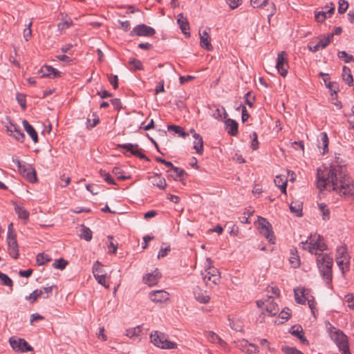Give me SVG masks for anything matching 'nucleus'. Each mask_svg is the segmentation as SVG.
Returning a JSON list of instances; mask_svg holds the SVG:
<instances>
[{
	"instance_id": "4c0bfd02",
	"label": "nucleus",
	"mask_w": 354,
	"mask_h": 354,
	"mask_svg": "<svg viewBox=\"0 0 354 354\" xmlns=\"http://www.w3.org/2000/svg\"><path fill=\"white\" fill-rule=\"evenodd\" d=\"M50 260L51 259L49 257V256L44 254V253H39L36 257V261L39 266H42Z\"/></svg>"
},
{
	"instance_id": "7ed1b4c3",
	"label": "nucleus",
	"mask_w": 354,
	"mask_h": 354,
	"mask_svg": "<svg viewBox=\"0 0 354 354\" xmlns=\"http://www.w3.org/2000/svg\"><path fill=\"white\" fill-rule=\"evenodd\" d=\"M205 270L202 272L203 279L206 285L212 282L214 285H217L221 282L220 272L217 268L212 266V261L210 258H207L205 263Z\"/></svg>"
},
{
	"instance_id": "69168bd1",
	"label": "nucleus",
	"mask_w": 354,
	"mask_h": 354,
	"mask_svg": "<svg viewBox=\"0 0 354 354\" xmlns=\"http://www.w3.org/2000/svg\"><path fill=\"white\" fill-rule=\"evenodd\" d=\"M32 25V22L28 24V28H25L24 30V37L26 41H28L32 35V30L30 29V26Z\"/></svg>"
},
{
	"instance_id": "de8ad7c7",
	"label": "nucleus",
	"mask_w": 354,
	"mask_h": 354,
	"mask_svg": "<svg viewBox=\"0 0 354 354\" xmlns=\"http://www.w3.org/2000/svg\"><path fill=\"white\" fill-rule=\"evenodd\" d=\"M140 332V327L129 328L126 331V335L129 338H133L134 337H138L139 335V333Z\"/></svg>"
},
{
	"instance_id": "cd10ccee",
	"label": "nucleus",
	"mask_w": 354,
	"mask_h": 354,
	"mask_svg": "<svg viewBox=\"0 0 354 354\" xmlns=\"http://www.w3.org/2000/svg\"><path fill=\"white\" fill-rule=\"evenodd\" d=\"M342 79L348 85H351L353 82V78L351 69L345 66H343L342 68Z\"/></svg>"
},
{
	"instance_id": "412c9836",
	"label": "nucleus",
	"mask_w": 354,
	"mask_h": 354,
	"mask_svg": "<svg viewBox=\"0 0 354 354\" xmlns=\"http://www.w3.org/2000/svg\"><path fill=\"white\" fill-rule=\"evenodd\" d=\"M224 122L227 132L232 136H236L238 133V123L234 120L230 118H226Z\"/></svg>"
},
{
	"instance_id": "5fc2aeb1",
	"label": "nucleus",
	"mask_w": 354,
	"mask_h": 354,
	"mask_svg": "<svg viewBox=\"0 0 354 354\" xmlns=\"http://www.w3.org/2000/svg\"><path fill=\"white\" fill-rule=\"evenodd\" d=\"M268 0H250V3L253 8H262L268 3Z\"/></svg>"
},
{
	"instance_id": "f03ea898",
	"label": "nucleus",
	"mask_w": 354,
	"mask_h": 354,
	"mask_svg": "<svg viewBox=\"0 0 354 354\" xmlns=\"http://www.w3.org/2000/svg\"><path fill=\"white\" fill-rule=\"evenodd\" d=\"M300 245L302 249L317 255V265L321 274L326 283H330L332 281L333 258L327 254L317 252L327 249V245L322 241V237L320 235L311 234L308 240L301 241Z\"/></svg>"
},
{
	"instance_id": "4be33fe9",
	"label": "nucleus",
	"mask_w": 354,
	"mask_h": 354,
	"mask_svg": "<svg viewBox=\"0 0 354 354\" xmlns=\"http://www.w3.org/2000/svg\"><path fill=\"white\" fill-rule=\"evenodd\" d=\"M200 44L202 48L208 51H212L213 50V46L210 43V37L207 30H205L202 33H200Z\"/></svg>"
},
{
	"instance_id": "6e6552de",
	"label": "nucleus",
	"mask_w": 354,
	"mask_h": 354,
	"mask_svg": "<svg viewBox=\"0 0 354 354\" xmlns=\"http://www.w3.org/2000/svg\"><path fill=\"white\" fill-rule=\"evenodd\" d=\"M257 305L259 308H264L269 316L276 315L279 310L278 305L272 299V296H268V298L264 301H257Z\"/></svg>"
},
{
	"instance_id": "c03bdc74",
	"label": "nucleus",
	"mask_w": 354,
	"mask_h": 354,
	"mask_svg": "<svg viewBox=\"0 0 354 354\" xmlns=\"http://www.w3.org/2000/svg\"><path fill=\"white\" fill-rule=\"evenodd\" d=\"M281 350L285 354H304L295 347H290L288 346H283Z\"/></svg>"
},
{
	"instance_id": "dca6fc26",
	"label": "nucleus",
	"mask_w": 354,
	"mask_h": 354,
	"mask_svg": "<svg viewBox=\"0 0 354 354\" xmlns=\"http://www.w3.org/2000/svg\"><path fill=\"white\" fill-rule=\"evenodd\" d=\"M333 37V34H329L326 37L320 39L315 46H308V49L313 53H315L320 49H324L330 43Z\"/></svg>"
},
{
	"instance_id": "a18cd8bd",
	"label": "nucleus",
	"mask_w": 354,
	"mask_h": 354,
	"mask_svg": "<svg viewBox=\"0 0 354 354\" xmlns=\"http://www.w3.org/2000/svg\"><path fill=\"white\" fill-rule=\"evenodd\" d=\"M73 24L72 20L70 18H67L58 24V28L60 30L68 28Z\"/></svg>"
},
{
	"instance_id": "ea45409f",
	"label": "nucleus",
	"mask_w": 354,
	"mask_h": 354,
	"mask_svg": "<svg viewBox=\"0 0 354 354\" xmlns=\"http://www.w3.org/2000/svg\"><path fill=\"white\" fill-rule=\"evenodd\" d=\"M68 264V261L64 259L63 258H60L53 263V267L59 270H64Z\"/></svg>"
},
{
	"instance_id": "3c124183",
	"label": "nucleus",
	"mask_w": 354,
	"mask_h": 354,
	"mask_svg": "<svg viewBox=\"0 0 354 354\" xmlns=\"http://www.w3.org/2000/svg\"><path fill=\"white\" fill-rule=\"evenodd\" d=\"M26 176L27 180L30 183H32L37 180V175H36V172L34 169H30L29 171H27V172L26 174Z\"/></svg>"
},
{
	"instance_id": "4468645a",
	"label": "nucleus",
	"mask_w": 354,
	"mask_h": 354,
	"mask_svg": "<svg viewBox=\"0 0 354 354\" xmlns=\"http://www.w3.org/2000/svg\"><path fill=\"white\" fill-rule=\"evenodd\" d=\"M6 130L9 135L15 137L17 140L21 142L24 141L25 135L16 124L10 122V126L6 127Z\"/></svg>"
},
{
	"instance_id": "0eeeda50",
	"label": "nucleus",
	"mask_w": 354,
	"mask_h": 354,
	"mask_svg": "<svg viewBox=\"0 0 354 354\" xmlns=\"http://www.w3.org/2000/svg\"><path fill=\"white\" fill-rule=\"evenodd\" d=\"M258 230L270 243H274V235L272 229V225L264 218L259 216L258 218Z\"/></svg>"
},
{
	"instance_id": "9b49d317",
	"label": "nucleus",
	"mask_w": 354,
	"mask_h": 354,
	"mask_svg": "<svg viewBox=\"0 0 354 354\" xmlns=\"http://www.w3.org/2000/svg\"><path fill=\"white\" fill-rule=\"evenodd\" d=\"M156 33L155 29L144 24L134 27L130 32L131 36L151 37Z\"/></svg>"
},
{
	"instance_id": "0e129e2a",
	"label": "nucleus",
	"mask_w": 354,
	"mask_h": 354,
	"mask_svg": "<svg viewBox=\"0 0 354 354\" xmlns=\"http://www.w3.org/2000/svg\"><path fill=\"white\" fill-rule=\"evenodd\" d=\"M118 23L120 24V28L122 29L124 31H128L131 28V24L129 21H118Z\"/></svg>"
},
{
	"instance_id": "79ce46f5",
	"label": "nucleus",
	"mask_w": 354,
	"mask_h": 354,
	"mask_svg": "<svg viewBox=\"0 0 354 354\" xmlns=\"http://www.w3.org/2000/svg\"><path fill=\"white\" fill-rule=\"evenodd\" d=\"M292 256L290 258V263L293 268H297L299 266L300 261L299 256L297 254V250H295V252L292 250L291 252Z\"/></svg>"
},
{
	"instance_id": "e433bc0d",
	"label": "nucleus",
	"mask_w": 354,
	"mask_h": 354,
	"mask_svg": "<svg viewBox=\"0 0 354 354\" xmlns=\"http://www.w3.org/2000/svg\"><path fill=\"white\" fill-rule=\"evenodd\" d=\"M168 130L174 131L176 133L178 134L180 136L183 138H185L187 136H188V133L185 132L184 129L179 126L169 125Z\"/></svg>"
},
{
	"instance_id": "b1692460",
	"label": "nucleus",
	"mask_w": 354,
	"mask_h": 354,
	"mask_svg": "<svg viewBox=\"0 0 354 354\" xmlns=\"http://www.w3.org/2000/svg\"><path fill=\"white\" fill-rule=\"evenodd\" d=\"M195 140L194 141V149L198 154H202L203 151V138L198 133H194L193 135Z\"/></svg>"
},
{
	"instance_id": "aec40b11",
	"label": "nucleus",
	"mask_w": 354,
	"mask_h": 354,
	"mask_svg": "<svg viewBox=\"0 0 354 354\" xmlns=\"http://www.w3.org/2000/svg\"><path fill=\"white\" fill-rule=\"evenodd\" d=\"M149 180L153 185L160 189H165L166 187V181L160 175L154 174L149 177Z\"/></svg>"
},
{
	"instance_id": "8fccbe9b",
	"label": "nucleus",
	"mask_w": 354,
	"mask_h": 354,
	"mask_svg": "<svg viewBox=\"0 0 354 354\" xmlns=\"http://www.w3.org/2000/svg\"><path fill=\"white\" fill-rule=\"evenodd\" d=\"M266 291H267L268 294H269L268 296H272V298L274 296L279 297L280 295V290L276 286H268L266 289Z\"/></svg>"
},
{
	"instance_id": "37998d69",
	"label": "nucleus",
	"mask_w": 354,
	"mask_h": 354,
	"mask_svg": "<svg viewBox=\"0 0 354 354\" xmlns=\"http://www.w3.org/2000/svg\"><path fill=\"white\" fill-rule=\"evenodd\" d=\"M319 209L321 211L322 214V218L324 220H328L329 219V215H330V211L327 208V206L325 203H320L318 205Z\"/></svg>"
},
{
	"instance_id": "5701e85b",
	"label": "nucleus",
	"mask_w": 354,
	"mask_h": 354,
	"mask_svg": "<svg viewBox=\"0 0 354 354\" xmlns=\"http://www.w3.org/2000/svg\"><path fill=\"white\" fill-rule=\"evenodd\" d=\"M22 124H23L26 131L27 132V133L32 138V141L35 143H37L38 142V136H37V131L33 128V127L32 125H30L29 124V122L26 120H24L22 121Z\"/></svg>"
},
{
	"instance_id": "473e14b6",
	"label": "nucleus",
	"mask_w": 354,
	"mask_h": 354,
	"mask_svg": "<svg viewBox=\"0 0 354 354\" xmlns=\"http://www.w3.org/2000/svg\"><path fill=\"white\" fill-rule=\"evenodd\" d=\"M319 137V145H322L323 147L322 154H325L328 151V138L325 132L321 133Z\"/></svg>"
},
{
	"instance_id": "13d9d810",
	"label": "nucleus",
	"mask_w": 354,
	"mask_h": 354,
	"mask_svg": "<svg viewBox=\"0 0 354 354\" xmlns=\"http://www.w3.org/2000/svg\"><path fill=\"white\" fill-rule=\"evenodd\" d=\"M100 175L104 177V180L110 184V185H115V181L111 176V175L109 173H106L104 171L100 170Z\"/></svg>"
},
{
	"instance_id": "09e8293b",
	"label": "nucleus",
	"mask_w": 354,
	"mask_h": 354,
	"mask_svg": "<svg viewBox=\"0 0 354 354\" xmlns=\"http://www.w3.org/2000/svg\"><path fill=\"white\" fill-rule=\"evenodd\" d=\"M108 239L110 240L109 244H108V248H109V254H114L116 252L118 249V243H114L113 242V236H109Z\"/></svg>"
},
{
	"instance_id": "a19ab883",
	"label": "nucleus",
	"mask_w": 354,
	"mask_h": 354,
	"mask_svg": "<svg viewBox=\"0 0 354 354\" xmlns=\"http://www.w3.org/2000/svg\"><path fill=\"white\" fill-rule=\"evenodd\" d=\"M129 64L133 68V70L143 69L142 63L139 59L131 58L129 61Z\"/></svg>"
},
{
	"instance_id": "9d476101",
	"label": "nucleus",
	"mask_w": 354,
	"mask_h": 354,
	"mask_svg": "<svg viewBox=\"0 0 354 354\" xmlns=\"http://www.w3.org/2000/svg\"><path fill=\"white\" fill-rule=\"evenodd\" d=\"M276 68L280 75L286 77L289 68L288 55L285 51H281L277 55Z\"/></svg>"
},
{
	"instance_id": "a878e982",
	"label": "nucleus",
	"mask_w": 354,
	"mask_h": 354,
	"mask_svg": "<svg viewBox=\"0 0 354 354\" xmlns=\"http://www.w3.org/2000/svg\"><path fill=\"white\" fill-rule=\"evenodd\" d=\"M97 266L99 267L98 263H94L93 266V272L95 279L97 281V282L100 284L104 286L106 288H109V286L106 284L105 274H99V273L95 272L96 271L98 270V268H96Z\"/></svg>"
},
{
	"instance_id": "c85d7f7f",
	"label": "nucleus",
	"mask_w": 354,
	"mask_h": 354,
	"mask_svg": "<svg viewBox=\"0 0 354 354\" xmlns=\"http://www.w3.org/2000/svg\"><path fill=\"white\" fill-rule=\"evenodd\" d=\"M227 113L224 107H217L215 106V110L212 113V116L217 120H223V119H226L227 117Z\"/></svg>"
},
{
	"instance_id": "393cba45",
	"label": "nucleus",
	"mask_w": 354,
	"mask_h": 354,
	"mask_svg": "<svg viewBox=\"0 0 354 354\" xmlns=\"http://www.w3.org/2000/svg\"><path fill=\"white\" fill-rule=\"evenodd\" d=\"M177 22L180 26L182 32L185 35H188V36H189V33L187 32L189 29V24L187 19L184 18L183 13L178 15Z\"/></svg>"
},
{
	"instance_id": "f704fd0d",
	"label": "nucleus",
	"mask_w": 354,
	"mask_h": 354,
	"mask_svg": "<svg viewBox=\"0 0 354 354\" xmlns=\"http://www.w3.org/2000/svg\"><path fill=\"white\" fill-rule=\"evenodd\" d=\"M171 169L174 173V174H171V176L175 180H183V176L186 174L185 171L183 169L174 166V167H171Z\"/></svg>"
},
{
	"instance_id": "774afa93",
	"label": "nucleus",
	"mask_w": 354,
	"mask_h": 354,
	"mask_svg": "<svg viewBox=\"0 0 354 354\" xmlns=\"http://www.w3.org/2000/svg\"><path fill=\"white\" fill-rule=\"evenodd\" d=\"M315 19L318 22H322L326 18V12H319L315 15Z\"/></svg>"
},
{
	"instance_id": "7c9ffc66",
	"label": "nucleus",
	"mask_w": 354,
	"mask_h": 354,
	"mask_svg": "<svg viewBox=\"0 0 354 354\" xmlns=\"http://www.w3.org/2000/svg\"><path fill=\"white\" fill-rule=\"evenodd\" d=\"M15 210L19 218L28 220L29 217V212L23 207L16 205Z\"/></svg>"
},
{
	"instance_id": "6ab92c4d",
	"label": "nucleus",
	"mask_w": 354,
	"mask_h": 354,
	"mask_svg": "<svg viewBox=\"0 0 354 354\" xmlns=\"http://www.w3.org/2000/svg\"><path fill=\"white\" fill-rule=\"evenodd\" d=\"M41 77H57L60 72L50 66H44L39 71Z\"/></svg>"
},
{
	"instance_id": "f3484780",
	"label": "nucleus",
	"mask_w": 354,
	"mask_h": 354,
	"mask_svg": "<svg viewBox=\"0 0 354 354\" xmlns=\"http://www.w3.org/2000/svg\"><path fill=\"white\" fill-rule=\"evenodd\" d=\"M7 243L10 255L15 259H17L19 257V247L17 237H7Z\"/></svg>"
},
{
	"instance_id": "4d7b16f0",
	"label": "nucleus",
	"mask_w": 354,
	"mask_h": 354,
	"mask_svg": "<svg viewBox=\"0 0 354 354\" xmlns=\"http://www.w3.org/2000/svg\"><path fill=\"white\" fill-rule=\"evenodd\" d=\"M338 57L339 59L344 58L346 63H350L353 60V57L352 55H348L345 51L339 52Z\"/></svg>"
},
{
	"instance_id": "58836bf2",
	"label": "nucleus",
	"mask_w": 354,
	"mask_h": 354,
	"mask_svg": "<svg viewBox=\"0 0 354 354\" xmlns=\"http://www.w3.org/2000/svg\"><path fill=\"white\" fill-rule=\"evenodd\" d=\"M42 295V290H35L29 296H27L26 299L30 300L31 304H33Z\"/></svg>"
},
{
	"instance_id": "338daca9",
	"label": "nucleus",
	"mask_w": 354,
	"mask_h": 354,
	"mask_svg": "<svg viewBox=\"0 0 354 354\" xmlns=\"http://www.w3.org/2000/svg\"><path fill=\"white\" fill-rule=\"evenodd\" d=\"M164 80H161L157 84L156 89H155V94L157 95L160 93H163L165 91L164 88Z\"/></svg>"
},
{
	"instance_id": "bf43d9fd",
	"label": "nucleus",
	"mask_w": 354,
	"mask_h": 354,
	"mask_svg": "<svg viewBox=\"0 0 354 354\" xmlns=\"http://www.w3.org/2000/svg\"><path fill=\"white\" fill-rule=\"evenodd\" d=\"M279 316L282 319L288 320L290 317V310L288 308H283Z\"/></svg>"
},
{
	"instance_id": "c9c22d12",
	"label": "nucleus",
	"mask_w": 354,
	"mask_h": 354,
	"mask_svg": "<svg viewBox=\"0 0 354 354\" xmlns=\"http://www.w3.org/2000/svg\"><path fill=\"white\" fill-rule=\"evenodd\" d=\"M206 336L207 339L212 343H218L221 345L224 343V341L217 334L212 331L207 332Z\"/></svg>"
},
{
	"instance_id": "c756f323",
	"label": "nucleus",
	"mask_w": 354,
	"mask_h": 354,
	"mask_svg": "<svg viewBox=\"0 0 354 354\" xmlns=\"http://www.w3.org/2000/svg\"><path fill=\"white\" fill-rule=\"evenodd\" d=\"M290 211L297 216H302V203L292 202L290 205Z\"/></svg>"
},
{
	"instance_id": "20e7f679",
	"label": "nucleus",
	"mask_w": 354,
	"mask_h": 354,
	"mask_svg": "<svg viewBox=\"0 0 354 354\" xmlns=\"http://www.w3.org/2000/svg\"><path fill=\"white\" fill-rule=\"evenodd\" d=\"M151 342L154 346L162 349H172L177 348V344L175 342H171L167 339V335L157 330L151 333L150 335Z\"/></svg>"
},
{
	"instance_id": "f257e3e1",
	"label": "nucleus",
	"mask_w": 354,
	"mask_h": 354,
	"mask_svg": "<svg viewBox=\"0 0 354 354\" xmlns=\"http://www.w3.org/2000/svg\"><path fill=\"white\" fill-rule=\"evenodd\" d=\"M317 178L320 190H333L345 197L354 196L353 180L342 166L332 165L329 167L318 168Z\"/></svg>"
},
{
	"instance_id": "72a5a7b5",
	"label": "nucleus",
	"mask_w": 354,
	"mask_h": 354,
	"mask_svg": "<svg viewBox=\"0 0 354 354\" xmlns=\"http://www.w3.org/2000/svg\"><path fill=\"white\" fill-rule=\"evenodd\" d=\"M80 236L86 241H89L92 239V231L89 227L83 225L80 230Z\"/></svg>"
},
{
	"instance_id": "e2e57ef3",
	"label": "nucleus",
	"mask_w": 354,
	"mask_h": 354,
	"mask_svg": "<svg viewBox=\"0 0 354 354\" xmlns=\"http://www.w3.org/2000/svg\"><path fill=\"white\" fill-rule=\"evenodd\" d=\"M110 84L113 86L114 89L118 87V78L117 75H111L109 77Z\"/></svg>"
},
{
	"instance_id": "2eb2a0df",
	"label": "nucleus",
	"mask_w": 354,
	"mask_h": 354,
	"mask_svg": "<svg viewBox=\"0 0 354 354\" xmlns=\"http://www.w3.org/2000/svg\"><path fill=\"white\" fill-rule=\"evenodd\" d=\"M161 278V274L156 268L151 273H149L146 274L143 277L144 282L147 284L149 286H153L158 283L160 279Z\"/></svg>"
},
{
	"instance_id": "864d4df0",
	"label": "nucleus",
	"mask_w": 354,
	"mask_h": 354,
	"mask_svg": "<svg viewBox=\"0 0 354 354\" xmlns=\"http://www.w3.org/2000/svg\"><path fill=\"white\" fill-rule=\"evenodd\" d=\"M16 98H17L18 103L20 104L21 107L22 108V109L24 110L26 107V95L22 93H17Z\"/></svg>"
},
{
	"instance_id": "ddd939ff",
	"label": "nucleus",
	"mask_w": 354,
	"mask_h": 354,
	"mask_svg": "<svg viewBox=\"0 0 354 354\" xmlns=\"http://www.w3.org/2000/svg\"><path fill=\"white\" fill-rule=\"evenodd\" d=\"M169 296L165 290H154L149 293V299L154 303H163L169 299Z\"/></svg>"
},
{
	"instance_id": "680f3d73",
	"label": "nucleus",
	"mask_w": 354,
	"mask_h": 354,
	"mask_svg": "<svg viewBox=\"0 0 354 354\" xmlns=\"http://www.w3.org/2000/svg\"><path fill=\"white\" fill-rule=\"evenodd\" d=\"M113 173L117 176V178L118 180H126L127 178H128V177L127 176H124L122 174V171H121V169L119 168V167H114L113 169Z\"/></svg>"
},
{
	"instance_id": "2f4dec72",
	"label": "nucleus",
	"mask_w": 354,
	"mask_h": 354,
	"mask_svg": "<svg viewBox=\"0 0 354 354\" xmlns=\"http://www.w3.org/2000/svg\"><path fill=\"white\" fill-rule=\"evenodd\" d=\"M336 262L342 272H345V269H348L349 265V257L348 256L341 259L340 257H336Z\"/></svg>"
},
{
	"instance_id": "6e6d98bb",
	"label": "nucleus",
	"mask_w": 354,
	"mask_h": 354,
	"mask_svg": "<svg viewBox=\"0 0 354 354\" xmlns=\"http://www.w3.org/2000/svg\"><path fill=\"white\" fill-rule=\"evenodd\" d=\"M290 332L292 335L296 336L297 338L304 333L303 329L300 326H292Z\"/></svg>"
},
{
	"instance_id": "bb28decb",
	"label": "nucleus",
	"mask_w": 354,
	"mask_h": 354,
	"mask_svg": "<svg viewBox=\"0 0 354 354\" xmlns=\"http://www.w3.org/2000/svg\"><path fill=\"white\" fill-rule=\"evenodd\" d=\"M275 185L280 188L283 194H286L287 179L283 176H277L274 178Z\"/></svg>"
},
{
	"instance_id": "a211bd4d",
	"label": "nucleus",
	"mask_w": 354,
	"mask_h": 354,
	"mask_svg": "<svg viewBox=\"0 0 354 354\" xmlns=\"http://www.w3.org/2000/svg\"><path fill=\"white\" fill-rule=\"evenodd\" d=\"M193 293L194 298L201 304H207L210 300V297L207 295V291L198 286L194 288Z\"/></svg>"
},
{
	"instance_id": "423d86ee",
	"label": "nucleus",
	"mask_w": 354,
	"mask_h": 354,
	"mask_svg": "<svg viewBox=\"0 0 354 354\" xmlns=\"http://www.w3.org/2000/svg\"><path fill=\"white\" fill-rule=\"evenodd\" d=\"M331 338L337 345L342 354H351L349 351L348 337L342 331L337 330L331 334Z\"/></svg>"
},
{
	"instance_id": "1a4fd4ad",
	"label": "nucleus",
	"mask_w": 354,
	"mask_h": 354,
	"mask_svg": "<svg viewBox=\"0 0 354 354\" xmlns=\"http://www.w3.org/2000/svg\"><path fill=\"white\" fill-rule=\"evenodd\" d=\"M9 342L12 349L16 352L26 353L33 349L24 339L12 337L10 338Z\"/></svg>"
},
{
	"instance_id": "49530a36",
	"label": "nucleus",
	"mask_w": 354,
	"mask_h": 354,
	"mask_svg": "<svg viewBox=\"0 0 354 354\" xmlns=\"http://www.w3.org/2000/svg\"><path fill=\"white\" fill-rule=\"evenodd\" d=\"M0 279L2 281V284L4 286H7L9 287H12L13 282L12 279L6 274L1 273L0 274Z\"/></svg>"
},
{
	"instance_id": "39448f33",
	"label": "nucleus",
	"mask_w": 354,
	"mask_h": 354,
	"mask_svg": "<svg viewBox=\"0 0 354 354\" xmlns=\"http://www.w3.org/2000/svg\"><path fill=\"white\" fill-rule=\"evenodd\" d=\"M295 299L297 303L305 304L306 301H308V304L313 315L315 313V300L314 298H309L308 290L304 288H297L294 289Z\"/></svg>"
},
{
	"instance_id": "603ef678",
	"label": "nucleus",
	"mask_w": 354,
	"mask_h": 354,
	"mask_svg": "<svg viewBox=\"0 0 354 354\" xmlns=\"http://www.w3.org/2000/svg\"><path fill=\"white\" fill-rule=\"evenodd\" d=\"M348 7V3L346 0H339L338 6V12L344 14Z\"/></svg>"
},
{
	"instance_id": "f8f14e48",
	"label": "nucleus",
	"mask_w": 354,
	"mask_h": 354,
	"mask_svg": "<svg viewBox=\"0 0 354 354\" xmlns=\"http://www.w3.org/2000/svg\"><path fill=\"white\" fill-rule=\"evenodd\" d=\"M118 148H122L126 150L127 152H130L132 155L140 158L149 161L148 157H147L142 152V149L138 148L137 144L133 145L131 143L122 144L118 145Z\"/></svg>"
},
{
	"instance_id": "052dcab7",
	"label": "nucleus",
	"mask_w": 354,
	"mask_h": 354,
	"mask_svg": "<svg viewBox=\"0 0 354 354\" xmlns=\"http://www.w3.org/2000/svg\"><path fill=\"white\" fill-rule=\"evenodd\" d=\"M348 256L346 252V248L344 246L337 248L336 252V257H340L341 259Z\"/></svg>"
}]
</instances>
